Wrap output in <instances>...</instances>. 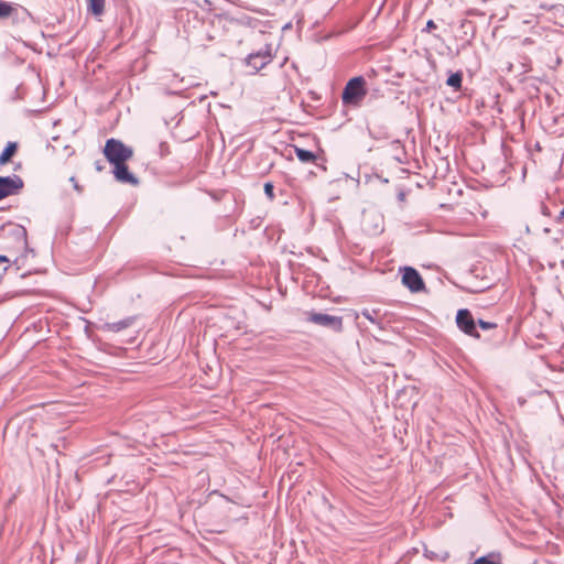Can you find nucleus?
Instances as JSON below:
<instances>
[{"instance_id":"nucleus-2","label":"nucleus","mask_w":564,"mask_h":564,"mask_svg":"<svg viewBox=\"0 0 564 564\" xmlns=\"http://www.w3.org/2000/svg\"><path fill=\"white\" fill-rule=\"evenodd\" d=\"M367 95L366 80L362 76H357L346 84L341 100L345 105L359 106Z\"/></svg>"},{"instance_id":"nucleus-20","label":"nucleus","mask_w":564,"mask_h":564,"mask_svg":"<svg viewBox=\"0 0 564 564\" xmlns=\"http://www.w3.org/2000/svg\"><path fill=\"white\" fill-rule=\"evenodd\" d=\"M69 181L73 183V186H74V188H75L77 192H82V187L79 186V184H78V182H77V180H76V177H75V176H72V177L69 178Z\"/></svg>"},{"instance_id":"nucleus-11","label":"nucleus","mask_w":564,"mask_h":564,"mask_svg":"<svg viewBox=\"0 0 564 564\" xmlns=\"http://www.w3.org/2000/svg\"><path fill=\"white\" fill-rule=\"evenodd\" d=\"M106 0H87V9L94 15L99 17L105 12Z\"/></svg>"},{"instance_id":"nucleus-17","label":"nucleus","mask_w":564,"mask_h":564,"mask_svg":"<svg viewBox=\"0 0 564 564\" xmlns=\"http://www.w3.org/2000/svg\"><path fill=\"white\" fill-rule=\"evenodd\" d=\"M474 564H500L498 561H495L490 556H481L477 558Z\"/></svg>"},{"instance_id":"nucleus-5","label":"nucleus","mask_w":564,"mask_h":564,"mask_svg":"<svg viewBox=\"0 0 564 564\" xmlns=\"http://www.w3.org/2000/svg\"><path fill=\"white\" fill-rule=\"evenodd\" d=\"M456 323L458 328L465 334L479 338L480 335L476 329L475 321L470 312L466 308L459 310L456 315Z\"/></svg>"},{"instance_id":"nucleus-16","label":"nucleus","mask_w":564,"mask_h":564,"mask_svg":"<svg viewBox=\"0 0 564 564\" xmlns=\"http://www.w3.org/2000/svg\"><path fill=\"white\" fill-rule=\"evenodd\" d=\"M264 193L270 200L274 199V197H275L274 196V187H273L272 183L268 182L264 184Z\"/></svg>"},{"instance_id":"nucleus-9","label":"nucleus","mask_w":564,"mask_h":564,"mask_svg":"<svg viewBox=\"0 0 564 564\" xmlns=\"http://www.w3.org/2000/svg\"><path fill=\"white\" fill-rule=\"evenodd\" d=\"M18 144L15 142H8L4 150L0 154V165L7 164L10 159L15 154Z\"/></svg>"},{"instance_id":"nucleus-3","label":"nucleus","mask_w":564,"mask_h":564,"mask_svg":"<svg viewBox=\"0 0 564 564\" xmlns=\"http://www.w3.org/2000/svg\"><path fill=\"white\" fill-rule=\"evenodd\" d=\"M273 59L272 46L265 45L263 48L258 52L251 53L246 58V64L250 67L254 73L264 68L268 64H270Z\"/></svg>"},{"instance_id":"nucleus-8","label":"nucleus","mask_w":564,"mask_h":564,"mask_svg":"<svg viewBox=\"0 0 564 564\" xmlns=\"http://www.w3.org/2000/svg\"><path fill=\"white\" fill-rule=\"evenodd\" d=\"M113 175L117 181L126 184L135 185L138 183L137 177L129 172L127 162L113 165Z\"/></svg>"},{"instance_id":"nucleus-1","label":"nucleus","mask_w":564,"mask_h":564,"mask_svg":"<svg viewBox=\"0 0 564 564\" xmlns=\"http://www.w3.org/2000/svg\"><path fill=\"white\" fill-rule=\"evenodd\" d=\"M104 155L110 164L118 165L128 162L133 156V150L122 141L111 138L106 141Z\"/></svg>"},{"instance_id":"nucleus-6","label":"nucleus","mask_w":564,"mask_h":564,"mask_svg":"<svg viewBox=\"0 0 564 564\" xmlns=\"http://www.w3.org/2000/svg\"><path fill=\"white\" fill-rule=\"evenodd\" d=\"M307 321L317 325L333 327L338 332L343 329V318L339 316L311 312L308 313Z\"/></svg>"},{"instance_id":"nucleus-15","label":"nucleus","mask_w":564,"mask_h":564,"mask_svg":"<svg viewBox=\"0 0 564 564\" xmlns=\"http://www.w3.org/2000/svg\"><path fill=\"white\" fill-rule=\"evenodd\" d=\"M462 74L455 73L447 78L446 84L455 89H459L462 87Z\"/></svg>"},{"instance_id":"nucleus-12","label":"nucleus","mask_w":564,"mask_h":564,"mask_svg":"<svg viewBox=\"0 0 564 564\" xmlns=\"http://www.w3.org/2000/svg\"><path fill=\"white\" fill-rule=\"evenodd\" d=\"M294 151H295L297 159L303 163H311V162H315V160H316V155L308 150H304L302 148L294 147Z\"/></svg>"},{"instance_id":"nucleus-22","label":"nucleus","mask_w":564,"mask_h":564,"mask_svg":"<svg viewBox=\"0 0 564 564\" xmlns=\"http://www.w3.org/2000/svg\"><path fill=\"white\" fill-rule=\"evenodd\" d=\"M1 262H9L8 257H6V256H2V254H1V256H0V263H1Z\"/></svg>"},{"instance_id":"nucleus-4","label":"nucleus","mask_w":564,"mask_h":564,"mask_svg":"<svg viewBox=\"0 0 564 564\" xmlns=\"http://www.w3.org/2000/svg\"><path fill=\"white\" fill-rule=\"evenodd\" d=\"M402 283L411 292H414V293L421 292L425 288L424 281H423L422 276L420 275V273L411 267H405L402 270Z\"/></svg>"},{"instance_id":"nucleus-18","label":"nucleus","mask_w":564,"mask_h":564,"mask_svg":"<svg viewBox=\"0 0 564 564\" xmlns=\"http://www.w3.org/2000/svg\"><path fill=\"white\" fill-rule=\"evenodd\" d=\"M478 325L485 329V330H489V329H492V328H496L497 327V324L495 323H491V322H486V321H482V319H479L478 321Z\"/></svg>"},{"instance_id":"nucleus-19","label":"nucleus","mask_w":564,"mask_h":564,"mask_svg":"<svg viewBox=\"0 0 564 564\" xmlns=\"http://www.w3.org/2000/svg\"><path fill=\"white\" fill-rule=\"evenodd\" d=\"M436 29V24L434 23L433 20H429L426 22V26L424 29L425 32H431L432 30H435Z\"/></svg>"},{"instance_id":"nucleus-23","label":"nucleus","mask_w":564,"mask_h":564,"mask_svg":"<svg viewBox=\"0 0 564 564\" xmlns=\"http://www.w3.org/2000/svg\"><path fill=\"white\" fill-rule=\"evenodd\" d=\"M104 166L99 162H96V170L100 172Z\"/></svg>"},{"instance_id":"nucleus-10","label":"nucleus","mask_w":564,"mask_h":564,"mask_svg":"<svg viewBox=\"0 0 564 564\" xmlns=\"http://www.w3.org/2000/svg\"><path fill=\"white\" fill-rule=\"evenodd\" d=\"M361 315L366 317L370 323L377 325L380 329H383V318L379 316V310H364Z\"/></svg>"},{"instance_id":"nucleus-14","label":"nucleus","mask_w":564,"mask_h":564,"mask_svg":"<svg viewBox=\"0 0 564 564\" xmlns=\"http://www.w3.org/2000/svg\"><path fill=\"white\" fill-rule=\"evenodd\" d=\"M15 11V8L6 1H0V19L10 17Z\"/></svg>"},{"instance_id":"nucleus-13","label":"nucleus","mask_w":564,"mask_h":564,"mask_svg":"<svg viewBox=\"0 0 564 564\" xmlns=\"http://www.w3.org/2000/svg\"><path fill=\"white\" fill-rule=\"evenodd\" d=\"M131 323H132V319L128 318V319H123V321H119V322L106 323L104 328L107 330L113 332V333H118V332L127 328L128 326H130Z\"/></svg>"},{"instance_id":"nucleus-7","label":"nucleus","mask_w":564,"mask_h":564,"mask_svg":"<svg viewBox=\"0 0 564 564\" xmlns=\"http://www.w3.org/2000/svg\"><path fill=\"white\" fill-rule=\"evenodd\" d=\"M23 187V181L18 175L0 176V199L17 194Z\"/></svg>"},{"instance_id":"nucleus-21","label":"nucleus","mask_w":564,"mask_h":564,"mask_svg":"<svg viewBox=\"0 0 564 564\" xmlns=\"http://www.w3.org/2000/svg\"><path fill=\"white\" fill-rule=\"evenodd\" d=\"M564 220V208L561 210L560 215L556 218V223L561 224Z\"/></svg>"}]
</instances>
